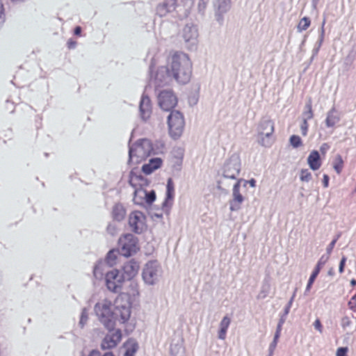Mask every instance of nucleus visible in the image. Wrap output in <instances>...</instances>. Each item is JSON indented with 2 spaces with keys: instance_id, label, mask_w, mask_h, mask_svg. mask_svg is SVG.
Here are the masks:
<instances>
[{
  "instance_id": "f257e3e1",
  "label": "nucleus",
  "mask_w": 356,
  "mask_h": 356,
  "mask_svg": "<svg viewBox=\"0 0 356 356\" xmlns=\"http://www.w3.org/2000/svg\"><path fill=\"white\" fill-rule=\"evenodd\" d=\"M167 65L173 79L179 83L186 84L192 76V62L188 54L182 51L170 52Z\"/></svg>"
},
{
  "instance_id": "f03ea898",
  "label": "nucleus",
  "mask_w": 356,
  "mask_h": 356,
  "mask_svg": "<svg viewBox=\"0 0 356 356\" xmlns=\"http://www.w3.org/2000/svg\"><path fill=\"white\" fill-rule=\"evenodd\" d=\"M156 153V149L153 147V145L149 140L147 138L140 139L130 147L129 161L134 164H138L145 161L152 154Z\"/></svg>"
},
{
  "instance_id": "7ed1b4c3",
  "label": "nucleus",
  "mask_w": 356,
  "mask_h": 356,
  "mask_svg": "<svg viewBox=\"0 0 356 356\" xmlns=\"http://www.w3.org/2000/svg\"><path fill=\"white\" fill-rule=\"evenodd\" d=\"M94 311L99 322L108 330L115 327V318L111 300L105 298L97 302Z\"/></svg>"
},
{
  "instance_id": "20e7f679",
  "label": "nucleus",
  "mask_w": 356,
  "mask_h": 356,
  "mask_svg": "<svg viewBox=\"0 0 356 356\" xmlns=\"http://www.w3.org/2000/svg\"><path fill=\"white\" fill-rule=\"evenodd\" d=\"M274 131L273 121L269 117H263L257 127L258 143L264 147H270L271 145L270 138L273 134Z\"/></svg>"
},
{
  "instance_id": "39448f33",
  "label": "nucleus",
  "mask_w": 356,
  "mask_h": 356,
  "mask_svg": "<svg viewBox=\"0 0 356 356\" xmlns=\"http://www.w3.org/2000/svg\"><path fill=\"white\" fill-rule=\"evenodd\" d=\"M241 170L240 159L235 156L232 157L224 165L222 179L218 181L217 189L218 191H226L222 188V184H225L226 180H232L234 183L238 180L237 177L239 175Z\"/></svg>"
},
{
  "instance_id": "423d86ee",
  "label": "nucleus",
  "mask_w": 356,
  "mask_h": 356,
  "mask_svg": "<svg viewBox=\"0 0 356 356\" xmlns=\"http://www.w3.org/2000/svg\"><path fill=\"white\" fill-rule=\"evenodd\" d=\"M162 275V268L156 261H148L142 270V279L147 286L156 285L159 282Z\"/></svg>"
},
{
  "instance_id": "0eeeda50",
  "label": "nucleus",
  "mask_w": 356,
  "mask_h": 356,
  "mask_svg": "<svg viewBox=\"0 0 356 356\" xmlns=\"http://www.w3.org/2000/svg\"><path fill=\"white\" fill-rule=\"evenodd\" d=\"M114 318L115 321L124 324L128 322L131 314V304L125 295L119 296L115 302Z\"/></svg>"
},
{
  "instance_id": "6e6552de",
  "label": "nucleus",
  "mask_w": 356,
  "mask_h": 356,
  "mask_svg": "<svg viewBox=\"0 0 356 356\" xmlns=\"http://www.w3.org/2000/svg\"><path fill=\"white\" fill-rule=\"evenodd\" d=\"M168 126L170 136L174 140L179 138L185 127L183 114L177 110L171 111L168 116Z\"/></svg>"
},
{
  "instance_id": "1a4fd4ad",
  "label": "nucleus",
  "mask_w": 356,
  "mask_h": 356,
  "mask_svg": "<svg viewBox=\"0 0 356 356\" xmlns=\"http://www.w3.org/2000/svg\"><path fill=\"white\" fill-rule=\"evenodd\" d=\"M170 69L166 65H162L153 69L152 64L150 66V81L156 87H162L170 83L173 79Z\"/></svg>"
},
{
  "instance_id": "9d476101",
  "label": "nucleus",
  "mask_w": 356,
  "mask_h": 356,
  "mask_svg": "<svg viewBox=\"0 0 356 356\" xmlns=\"http://www.w3.org/2000/svg\"><path fill=\"white\" fill-rule=\"evenodd\" d=\"M120 254L124 257H129L138 250V241L131 234H127L119 239Z\"/></svg>"
},
{
  "instance_id": "9b49d317",
  "label": "nucleus",
  "mask_w": 356,
  "mask_h": 356,
  "mask_svg": "<svg viewBox=\"0 0 356 356\" xmlns=\"http://www.w3.org/2000/svg\"><path fill=\"white\" fill-rule=\"evenodd\" d=\"M158 104L161 108L165 111H170L177 104V97L172 90H163L157 96Z\"/></svg>"
},
{
  "instance_id": "f8f14e48",
  "label": "nucleus",
  "mask_w": 356,
  "mask_h": 356,
  "mask_svg": "<svg viewBox=\"0 0 356 356\" xmlns=\"http://www.w3.org/2000/svg\"><path fill=\"white\" fill-rule=\"evenodd\" d=\"M124 280L118 269H112L105 274L106 285L110 291L118 292L121 289Z\"/></svg>"
},
{
  "instance_id": "ddd939ff",
  "label": "nucleus",
  "mask_w": 356,
  "mask_h": 356,
  "mask_svg": "<svg viewBox=\"0 0 356 356\" xmlns=\"http://www.w3.org/2000/svg\"><path fill=\"white\" fill-rule=\"evenodd\" d=\"M128 222L130 228L135 233H141L146 229V218L141 211H134L131 212Z\"/></svg>"
},
{
  "instance_id": "4468645a",
  "label": "nucleus",
  "mask_w": 356,
  "mask_h": 356,
  "mask_svg": "<svg viewBox=\"0 0 356 356\" xmlns=\"http://www.w3.org/2000/svg\"><path fill=\"white\" fill-rule=\"evenodd\" d=\"M156 200V194L154 191L147 192L144 188L136 189L134 191L133 202L135 204L144 206L145 204H151Z\"/></svg>"
},
{
  "instance_id": "2eb2a0df",
  "label": "nucleus",
  "mask_w": 356,
  "mask_h": 356,
  "mask_svg": "<svg viewBox=\"0 0 356 356\" xmlns=\"http://www.w3.org/2000/svg\"><path fill=\"white\" fill-rule=\"evenodd\" d=\"M109 332L104 337L101 343L102 350H109L115 348L122 340V332L120 329L108 330Z\"/></svg>"
},
{
  "instance_id": "dca6fc26",
  "label": "nucleus",
  "mask_w": 356,
  "mask_h": 356,
  "mask_svg": "<svg viewBox=\"0 0 356 356\" xmlns=\"http://www.w3.org/2000/svg\"><path fill=\"white\" fill-rule=\"evenodd\" d=\"M181 36L188 46L195 44L198 38L197 27L193 24H186L181 32Z\"/></svg>"
},
{
  "instance_id": "f3484780",
  "label": "nucleus",
  "mask_w": 356,
  "mask_h": 356,
  "mask_svg": "<svg viewBox=\"0 0 356 356\" xmlns=\"http://www.w3.org/2000/svg\"><path fill=\"white\" fill-rule=\"evenodd\" d=\"M241 179L236 180L233 184L232 197L233 199L230 202L229 209L231 211H238L241 204L244 201V197L240 193Z\"/></svg>"
},
{
  "instance_id": "a211bd4d",
  "label": "nucleus",
  "mask_w": 356,
  "mask_h": 356,
  "mask_svg": "<svg viewBox=\"0 0 356 356\" xmlns=\"http://www.w3.org/2000/svg\"><path fill=\"white\" fill-rule=\"evenodd\" d=\"M213 6L217 21L222 22L223 15L231 8V0H213Z\"/></svg>"
},
{
  "instance_id": "6ab92c4d",
  "label": "nucleus",
  "mask_w": 356,
  "mask_h": 356,
  "mask_svg": "<svg viewBox=\"0 0 356 356\" xmlns=\"http://www.w3.org/2000/svg\"><path fill=\"white\" fill-rule=\"evenodd\" d=\"M177 8V0H163L156 7V15L160 17H165L168 14L174 12Z\"/></svg>"
},
{
  "instance_id": "aec40b11",
  "label": "nucleus",
  "mask_w": 356,
  "mask_h": 356,
  "mask_svg": "<svg viewBox=\"0 0 356 356\" xmlns=\"http://www.w3.org/2000/svg\"><path fill=\"white\" fill-rule=\"evenodd\" d=\"M139 269V264L134 260H130L124 264L122 275L124 280H131L138 275Z\"/></svg>"
},
{
  "instance_id": "412c9836",
  "label": "nucleus",
  "mask_w": 356,
  "mask_h": 356,
  "mask_svg": "<svg viewBox=\"0 0 356 356\" xmlns=\"http://www.w3.org/2000/svg\"><path fill=\"white\" fill-rule=\"evenodd\" d=\"M129 182L134 190L144 188L149 185L148 181L141 174L134 171L130 172Z\"/></svg>"
},
{
  "instance_id": "4be33fe9",
  "label": "nucleus",
  "mask_w": 356,
  "mask_h": 356,
  "mask_svg": "<svg viewBox=\"0 0 356 356\" xmlns=\"http://www.w3.org/2000/svg\"><path fill=\"white\" fill-rule=\"evenodd\" d=\"M341 120L340 113L335 106H332L326 114L325 120L327 128H333Z\"/></svg>"
},
{
  "instance_id": "5701e85b",
  "label": "nucleus",
  "mask_w": 356,
  "mask_h": 356,
  "mask_svg": "<svg viewBox=\"0 0 356 356\" xmlns=\"http://www.w3.org/2000/svg\"><path fill=\"white\" fill-rule=\"evenodd\" d=\"M140 113L143 120L150 118L152 113V104L147 96H143L140 102Z\"/></svg>"
},
{
  "instance_id": "b1692460",
  "label": "nucleus",
  "mask_w": 356,
  "mask_h": 356,
  "mask_svg": "<svg viewBox=\"0 0 356 356\" xmlns=\"http://www.w3.org/2000/svg\"><path fill=\"white\" fill-rule=\"evenodd\" d=\"M340 325L343 331H356V317L352 314L344 315L340 320Z\"/></svg>"
},
{
  "instance_id": "393cba45",
  "label": "nucleus",
  "mask_w": 356,
  "mask_h": 356,
  "mask_svg": "<svg viewBox=\"0 0 356 356\" xmlns=\"http://www.w3.org/2000/svg\"><path fill=\"white\" fill-rule=\"evenodd\" d=\"M327 260H328V256L323 255L320 258V259L318 260V261L316 266V268H315L314 272L312 273V274L311 275V276L309 279L307 285L305 289V293H307L310 291L312 285L314 283V280L316 279V276L319 273L321 267L327 261Z\"/></svg>"
},
{
  "instance_id": "a878e982",
  "label": "nucleus",
  "mask_w": 356,
  "mask_h": 356,
  "mask_svg": "<svg viewBox=\"0 0 356 356\" xmlns=\"http://www.w3.org/2000/svg\"><path fill=\"white\" fill-rule=\"evenodd\" d=\"M174 197V185L171 179H169L166 186V197L162 204L163 209H165L167 211H169L170 208L172 204V200Z\"/></svg>"
},
{
  "instance_id": "bb28decb",
  "label": "nucleus",
  "mask_w": 356,
  "mask_h": 356,
  "mask_svg": "<svg viewBox=\"0 0 356 356\" xmlns=\"http://www.w3.org/2000/svg\"><path fill=\"white\" fill-rule=\"evenodd\" d=\"M307 164L314 171H316L320 168L321 165V161L320 154L318 151L313 150L310 152L309 156L307 157Z\"/></svg>"
},
{
  "instance_id": "cd10ccee",
  "label": "nucleus",
  "mask_w": 356,
  "mask_h": 356,
  "mask_svg": "<svg viewBox=\"0 0 356 356\" xmlns=\"http://www.w3.org/2000/svg\"><path fill=\"white\" fill-rule=\"evenodd\" d=\"M162 164V160L160 158L151 159L147 163L142 167V170L146 175L151 174L154 170L159 168Z\"/></svg>"
},
{
  "instance_id": "c85d7f7f",
  "label": "nucleus",
  "mask_w": 356,
  "mask_h": 356,
  "mask_svg": "<svg viewBox=\"0 0 356 356\" xmlns=\"http://www.w3.org/2000/svg\"><path fill=\"white\" fill-rule=\"evenodd\" d=\"M108 265L106 261H99L95 266L93 270L94 276L96 279L102 280L105 277V274L108 272Z\"/></svg>"
},
{
  "instance_id": "c756f323",
  "label": "nucleus",
  "mask_w": 356,
  "mask_h": 356,
  "mask_svg": "<svg viewBox=\"0 0 356 356\" xmlns=\"http://www.w3.org/2000/svg\"><path fill=\"white\" fill-rule=\"evenodd\" d=\"M231 320L228 316H224L220 323V330L218 331V339L225 340L226 338L227 330L230 325Z\"/></svg>"
},
{
  "instance_id": "7c9ffc66",
  "label": "nucleus",
  "mask_w": 356,
  "mask_h": 356,
  "mask_svg": "<svg viewBox=\"0 0 356 356\" xmlns=\"http://www.w3.org/2000/svg\"><path fill=\"white\" fill-rule=\"evenodd\" d=\"M112 215L114 220L121 221L125 217L126 210L122 204H116L113 208Z\"/></svg>"
},
{
  "instance_id": "2f4dec72",
  "label": "nucleus",
  "mask_w": 356,
  "mask_h": 356,
  "mask_svg": "<svg viewBox=\"0 0 356 356\" xmlns=\"http://www.w3.org/2000/svg\"><path fill=\"white\" fill-rule=\"evenodd\" d=\"M126 351L124 356H134L138 350V344L134 340H129L126 344Z\"/></svg>"
},
{
  "instance_id": "473e14b6",
  "label": "nucleus",
  "mask_w": 356,
  "mask_h": 356,
  "mask_svg": "<svg viewBox=\"0 0 356 356\" xmlns=\"http://www.w3.org/2000/svg\"><path fill=\"white\" fill-rule=\"evenodd\" d=\"M170 353L172 356H184V347L183 343L177 342L171 345Z\"/></svg>"
},
{
  "instance_id": "72a5a7b5",
  "label": "nucleus",
  "mask_w": 356,
  "mask_h": 356,
  "mask_svg": "<svg viewBox=\"0 0 356 356\" xmlns=\"http://www.w3.org/2000/svg\"><path fill=\"white\" fill-rule=\"evenodd\" d=\"M310 24H311V21L309 19V17H304L303 18H302L300 19V22L298 23V24L297 26L298 31L301 33V32L307 30L309 28V26H310Z\"/></svg>"
},
{
  "instance_id": "f704fd0d",
  "label": "nucleus",
  "mask_w": 356,
  "mask_h": 356,
  "mask_svg": "<svg viewBox=\"0 0 356 356\" xmlns=\"http://www.w3.org/2000/svg\"><path fill=\"white\" fill-rule=\"evenodd\" d=\"M343 166V161L341 155L337 154L335 157V161L333 165V168L337 174H340L342 171Z\"/></svg>"
},
{
  "instance_id": "c9c22d12",
  "label": "nucleus",
  "mask_w": 356,
  "mask_h": 356,
  "mask_svg": "<svg viewBox=\"0 0 356 356\" xmlns=\"http://www.w3.org/2000/svg\"><path fill=\"white\" fill-rule=\"evenodd\" d=\"M306 108L307 111L303 113L302 120H306V122H308V120L314 118V113L312 107V104L310 102L306 104Z\"/></svg>"
},
{
  "instance_id": "e433bc0d",
  "label": "nucleus",
  "mask_w": 356,
  "mask_h": 356,
  "mask_svg": "<svg viewBox=\"0 0 356 356\" xmlns=\"http://www.w3.org/2000/svg\"><path fill=\"white\" fill-rule=\"evenodd\" d=\"M117 259V252L114 250H110L106 256V264L108 263L110 266H113Z\"/></svg>"
},
{
  "instance_id": "4c0bfd02",
  "label": "nucleus",
  "mask_w": 356,
  "mask_h": 356,
  "mask_svg": "<svg viewBox=\"0 0 356 356\" xmlns=\"http://www.w3.org/2000/svg\"><path fill=\"white\" fill-rule=\"evenodd\" d=\"M289 143L294 148H298L302 145V140L298 135H292L289 138Z\"/></svg>"
},
{
  "instance_id": "58836bf2",
  "label": "nucleus",
  "mask_w": 356,
  "mask_h": 356,
  "mask_svg": "<svg viewBox=\"0 0 356 356\" xmlns=\"http://www.w3.org/2000/svg\"><path fill=\"white\" fill-rule=\"evenodd\" d=\"M300 179L302 182H309L312 179V174L307 169L300 170Z\"/></svg>"
},
{
  "instance_id": "ea45409f",
  "label": "nucleus",
  "mask_w": 356,
  "mask_h": 356,
  "mask_svg": "<svg viewBox=\"0 0 356 356\" xmlns=\"http://www.w3.org/2000/svg\"><path fill=\"white\" fill-rule=\"evenodd\" d=\"M88 320V309L86 308H83L81 311L80 321H79V325L82 328L85 326V325L87 323Z\"/></svg>"
},
{
  "instance_id": "a19ab883",
  "label": "nucleus",
  "mask_w": 356,
  "mask_h": 356,
  "mask_svg": "<svg viewBox=\"0 0 356 356\" xmlns=\"http://www.w3.org/2000/svg\"><path fill=\"white\" fill-rule=\"evenodd\" d=\"M308 127H309L308 122H306V120H302V123L300 124V128L301 134L303 136H306L307 135Z\"/></svg>"
},
{
  "instance_id": "79ce46f5",
  "label": "nucleus",
  "mask_w": 356,
  "mask_h": 356,
  "mask_svg": "<svg viewBox=\"0 0 356 356\" xmlns=\"http://www.w3.org/2000/svg\"><path fill=\"white\" fill-rule=\"evenodd\" d=\"M106 231L110 235L115 236L118 233V228L115 225L109 224L107 226Z\"/></svg>"
},
{
  "instance_id": "37998d69",
  "label": "nucleus",
  "mask_w": 356,
  "mask_h": 356,
  "mask_svg": "<svg viewBox=\"0 0 356 356\" xmlns=\"http://www.w3.org/2000/svg\"><path fill=\"white\" fill-rule=\"evenodd\" d=\"M5 22V13L2 1L0 0V27Z\"/></svg>"
},
{
  "instance_id": "c03bdc74",
  "label": "nucleus",
  "mask_w": 356,
  "mask_h": 356,
  "mask_svg": "<svg viewBox=\"0 0 356 356\" xmlns=\"http://www.w3.org/2000/svg\"><path fill=\"white\" fill-rule=\"evenodd\" d=\"M348 305L351 311H356V294L351 298Z\"/></svg>"
},
{
  "instance_id": "a18cd8bd",
  "label": "nucleus",
  "mask_w": 356,
  "mask_h": 356,
  "mask_svg": "<svg viewBox=\"0 0 356 356\" xmlns=\"http://www.w3.org/2000/svg\"><path fill=\"white\" fill-rule=\"evenodd\" d=\"M88 356H114L113 353L112 352H107L104 353L103 355H101V353L99 351L97 350H92Z\"/></svg>"
},
{
  "instance_id": "49530a36",
  "label": "nucleus",
  "mask_w": 356,
  "mask_h": 356,
  "mask_svg": "<svg viewBox=\"0 0 356 356\" xmlns=\"http://www.w3.org/2000/svg\"><path fill=\"white\" fill-rule=\"evenodd\" d=\"M348 347H341L337 350L336 356H347Z\"/></svg>"
},
{
  "instance_id": "de8ad7c7",
  "label": "nucleus",
  "mask_w": 356,
  "mask_h": 356,
  "mask_svg": "<svg viewBox=\"0 0 356 356\" xmlns=\"http://www.w3.org/2000/svg\"><path fill=\"white\" fill-rule=\"evenodd\" d=\"M294 297H295V293L293 294L292 297L289 300L286 307L284 309V316H286L288 315V314L289 313V310H290L291 306V305L293 303Z\"/></svg>"
},
{
  "instance_id": "09e8293b",
  "label": "nucleus",
  "mask_w": 356,
  "mask_h": 356,
  "mask_svg": "<svg viewBox=\"0 0 356 356\" xmlns=\"http://www.w3.org/2000/svg\"><path fill=\"white\" fill-rule=\"evenodd\" d=\"M337 238H334L333 239L331 243L329 244V245L327 246V249H326V251H327V255L326 256H330V254H331L334 245H335V243L337 242Z\"/></svg>"
},
{
  "instance_id": "8fccbe9b",
  "label": "nucleus",
  "mask_w": 356,
  "mask_h": 356,
  "mask_svg": "<svg viewBox=\"0 0 356 356\" xmlns=\"http://www.w3.org/2000/svg\"><path fill=\"white\" fill-rule=\"evenodd\" d=\"M277 344V341L273 340V341L271 342V343L270 344V346H269L268 356H273L274 351L276 348Z\"/></svg>"
},
{
  "instance_id": "3c124183",
  "label": "nucleus",
  "mask_w": 356,
  "mask_h": 356,
  "mask_svg": "<svg viewBox=\"0 0 356 356\" xmlns=\"http://www.w3.org/2000/svg\"><path fill=\"white\" fill-rule=\"evenodd\" d=\"M346 261V257L345 256H343L340 261L339 266V271L340 273H342L343 272Z\"/></svg>"
},
{
  "instance_id": "603ef678",
  "label": "nucleus",
  "mask_w": 356,
  "mask_h": 356,
  "mask_svg": "<svg viewBox=\"0 0 356 356\" xmlns=\"http://www.w3.org/2000/svg\"><path fill=\"white\" fill-rule=\"evenodd\" d=\"M314 327L318 331L319 333H322L323 327L319 319H316L314 323Z\"/></svg>"
},
{
  "instance_id": "864d4df0",
  "label": "nucleus",
  "mask_w": 356,
  "mask_h": 356,
  "mask_svg": "<svg viewBox=\"0 0 356 356\" xmlns=\"http://www.w3.org/2000/svg\"><path fill=\"white\" fill-rule=\"evenodd\" d=\"M285 317L284 315L280 318V321H279V323L277 325V328H276V330L277 331H280L281 332L282 330V325L284 324V321H285Z\"/></svg>"
},
{
  "instance_id": "5fc2aeb1",
  "label": "nucleus",
  "mask_w": 356,
  "mask_h": 356,
  "mask_svg": "<svg viewBox=\"0 0 356 356\" xmlns=\"http://www.w3.org/2000/svg\"><path fill=\"white\" fill-rule=\"evenodd\" d=\"M67 45L70 49H73L76 46V42L72 39H70V40H68V41L67 42Z\"/></svg>"
},
{
  "instance_id": "6e6d98bb",
  "label": "nucleus",
  "mask_w": 356,
  "mask_h": 356,
  "mask_svg": "<svg viewBox=\"0 0 356 356\" xmlns=\"http://www.w3.org/2000/svg\"><path fill=\"white\" fill-rule=\"evenodd\" d=\"M208 0H200L198 8L200 10H204L206 8Z\"/></svg>"
},
{
  "instance_id": "4d7b16f0",
  "label": "nucleus",
  "mask_w": 356,
  "mask_h": 356,
  "mask_svg": "<svg viewBox=\"0 0 356 356\" xmlns=\"http://www.w3.org/2000/svg\"><path fill=\"white\" fill-rule=\"evenodd\" d=\"M323 186L325 188H327L328 187V184H329V177L327 175H324L323 177Z\"/></svg>"
},
{
  "instance_id": "13d9d810",
  "label": "nucleus",
  "mask_w": 356,
  "mask_h": 356,
  "mask_svg": "<svg viewBox=\"0 0 356 356\" xmlns=\"http://www.w3.org/2000/svg\"><path fill=\"white\" fill-rule=\"evenodd\" d=\"M324 33H325L324 28L321 27V35H320V38H319V41H318L319 46H321V44L323 42Z\"/></svg>"
},
{
  "instance_id": "bf43d9fd",
  "label": "nucleus",
  "mask_w": 356,
  "mask_h": 356,
  "mask_svg": "<svg viewBox=\"0 0 356 356\" xmlns=\"http://www.w3.org/2000/svg\"><path fill=\"white\" fill-rule=\"evenodd\" d=\"M321 47V46H319V43H318L317 47L313 51V55H312V59H313L317 55Z\"/></svg>"
},
{
  "instance_id": "052dcab7",
  "label": "nucleus",
  "mask_w": 356,
  "mask_h": 356,
  "mask_svg": "<svg viewBox=\"0 0 356 356\" xmlns=\"http://www.w3.org/2000/svg\"><path fill=\"white\" fill-rule=\"evenodd\" d=\"M267 292L261 291L257 296L258 299H263L266 297Z\"/></svg>"
},
{
  "instance_id": "680f3d73",
  "label": "nucleus",
  "mask_w": 356,
  "mask_h": 356,
  "mask_svg": "<svg viewBox=\"0 0 356 356\" xmlns=\"http://www.w3.org/2000/svg\"><path fill=\"white\" fill-rule=\"evenodd\" d=\"M228 181L229 180H226L225 184H222V188L226 191V192H224L223 191H220L222 193H223L225 194L227 193L228 191H227V188H229L230 186V185L228 183Z\"/></svg>"
},
{
  "instance_id": "e2e57ef3",
  "label": "nucleus",
  "mask_w": 356,
  "mask_h": 356,
  "mask_svg": "<svg viewBox=\"0 0 356 356\" xmlns=\"http://www.w3.org/2000/svg\"><path fill=\"white\" fill-rule=\"evenodd\" d=\"M74 33L76 35H80L81 33V28L80 26H76Z\"/></svg>"
},
{
  "instance_id": "0e129e2a",
  "label": "nucleus",
  "mask_w": 356,
  "mask_h": 356,
  "mask_svg": "<svg viewBox=\"0 0 356 356\" xmlns=\"http://www.w3.org/2000/svg\"><path fill=\"white\" fill-rule=\"evenodd\" d=\"M280 333H281V332H280V331H277V330L275 331V335H274V338H273L274 341H276L278 342V339H279V338L280 337Z\"/></svg>"
},
{
  "instance_id": "69168bd1",
  "label": "nucleus",
  "mask_w": 356,
  "mask_h": 356,
  "mask_svg": "<svg viewBox=\"0 0 356 356\" xmlns=\"http://www.w3.org/2000/svg\"><path fill=\"white\" fill-rule=\"evenodd\" d=\"M248 184H250V187L254 188L256 186V181L254 179H251L248 181Z\"/></svg>"
},
{
  "instance_id": "338daca9",
  "label": "nucleus",
  "mask_w": 356,
  "mask_h": 356,
  "mask_svg": "<svg viewBox=\"0 0 356 356\" xmlns=\"http://www.w3.org/2000/svg\"><path fill=\"white\" fill-rule=\"evenodd\" d=\"M327 148H328V145L326 143H324L321 146L320 150L322 151L323 153H325Z\"/></svg>"
},
{
  "instance_id": "774afa93",
  "label": "nucleus",
  "mask_w": 356,
  "mask_h": 356,
  "mask_svg": "<svg viewBox=\"0 0 356 356\" xmlns=\"http://www.w3.org/2000/svg\"><path fill=\"white\" fill-rule=\"evenodd\" d=\"M350 284H351V285H353V286L356 285V280H352L350 281Z\"/></svg>"
}]
</instances>
